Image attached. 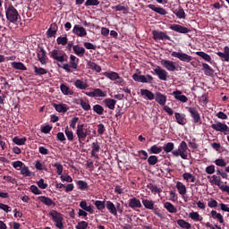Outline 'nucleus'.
<instances>
[{
    "instance_id": "20e7f679",
    "label": "nucleus",
    "mask_w": 229,
    "mask_h": 229,
    "mask_svg": "<svg viewBox=\"0 0 229 229\" xmlns=\"http://www.w3.org/2000/svg\"><path fill=\"white\" fill-rule=\"evenodd\" d=\"M91 131L89 129H85V124H78L76 130V135L78 137L79 142L87 139L88 135H90Z\"/></svg>"
},
{
    "instance_id": "9b49d317",
    "label": "nucleus",
    "mask_w": 229,
    "mask_h": 229,
    "mask_svg": "<svg viewBox=\"0 0 229 229\" xmlns=\"http://www.w3.org/2000/svg\"><path fill=\"white\" fill-rule=\"evenodd\" d=\"M154 74H157L162 81H167V71L162 69L160 66H157V68L154 69Z\"/></svg>"
},
{
    "instance_id": "bb28decb",
    "label": "nucleus",
    "mask_w": 229,
    "mask_h": 229,
    "mask_svg": "<svg viewBox=\"0 0 229 229\" xmlns=\"http://www.w3.org/2000/svg\"><path fill=\"white\" fill-rule=\"evenodd\" d=\"M176 189H177L179 194H181V196H185L187 194V187H185V184H183V182H177Z\"/></svg>"
},
{
    "instance_id": "e433bc0d",
    "label": "nucleus",
    "mask_w": 229,
    "mask_h": 229,
    "mask_svg": "<svg viewBox=\"0 0 229 229\" xmlns=\"http://www.w3.org/2000/svg\"><path fill=\"white\" fill-rule=\"evenodd\" d=\"M210 214H211V217L213 219H217V221H219L221 224L225 223V219L223 218V215H221L220 213H217V211L212 210Z\"/></svg>"
},
{
    "instance_id": "79ce46f5",
    "label": "nucleus",
    "mask_w": 229,
    "mask_h": 229,
    "mask_svg": "<svg viewBox=\"0 0 229 229\" xmlns=\"http://www.w3.org/2000/svg\"><path fill=\"white\" fill-rule=\"evenodd\" d=\"M174 13L176 15V17H178V19H185V11L182 7L175 9Z\"/></svg>"
},
{
    "instance_id": "9d476101",
    "label": "nucleus",
    "mask_w": 229,
    "mask_h": 229,
    "mask_svg": "<svg viewBox=\"0 0 229 229\" xmlns=\"http://www.w3.org/2000/svg\"><path fill=\"white\" fill-rule=\"evenodd\" d=\"M152 35L154 40H171V37L167 36L165 32L153 30Z\"/></svg>"
},
{
    "instance_id": "5fc2aeb1",
    "label": "nucleus",
    "mask_w": 229,
    "mask_h": 229,
    "mask_svg": "<svg viewBox=\"0 0 229 229\" xmlns=\"http://www.w3.org/2000/svg\"><path fill=\"white\" fill-rule=\"evenodd\" d=\"M64 133L70 142L74 140V132H72V131H69V127L65 128Z\"/></svg>"
},
{
    "instance_id": "b1692460",
    "label": "nucleus",
    "mask_w": 229,
    "mask_h": 229,
    "mask_svg": "<svg viewBox=\"0 0 229 229\" xmlns=\"http://www.w3.org/2000/svg\"><path fill=\"white\" fill-rule=\"evenodd\" d=\"M38 59L42 65H46V64H47V57H46V50H44V48H41L38 53Z\"/></svg>"
},
{
    "instance_id": "a18cd8bd",
    "label": "nucleus",
    "mask_w": 229,
    "mask_h": 229,
    "mask_svg": "<svg viewBox=\"0 0 229 229\" xmlns=\"http://www.w3.org/2000/svg\"><path fill=\"white\" fill-rule=\"evenodd\" d=\"M163 149H164L165 153H171V152L173 153V151H174V150H173V149H174V143L168 142V143L165 144L163 147Z\"/></svg>"
},
{
    "instance_id": "423d86ee",
    "label": "nucleus",
    "mask_w": 229,
    "mask_h": 229,
    "mask_svg": "<svg viewBox=\"0 0 229 229\" xmlns=\"http://www.w3.org/2000/svg\"><path fill=\"white\" fill-rule=\"evenodd\" d=\"M132 80L134 81H138L139 83H153V76L148 74L145 75H140L139 73H134L132 75Z\"/></svg>"
},
{
    "instance_id": "1a4fd4ad",
    "label": "nucleus",
    "mask_w": 229,
    "mask_h": 229,
    "mask_svg": "<svg viewBox=\"0 0 229 229\" xmlns=\"http://www.w3.org/2000/svg\"><path fill=\"white\" fill-rule=\"evenodd\" d=\"M211 128L212 130L220 131L221 133H226V131H228V125L222 123L221 122H216L215 123L211 124Z\"/></svg>"
},
{
    "instance_id": "4be33fe9",
    "label": "nucleus",
    "mask_w": 229,
    "mask_h": 229,
    "mask_svg": "<svg viewBox=\"0 0 229 229\" xmlns=\"http://www.w3.org/2000/svg\"><path fill=\"white\" fill-rule=\"evenodd\" d=\"M216 55L217 56L222 58L223 62H228L229 61V47H225L224 53L217 52Z\"/></svg>"
},
{
    "instance_id": "aec40b11",
    "label": "nucleus",
    "mask_w": 229,
    "mask_h": 229,
    "mask_svg": "<svg viewBox=\"0 0 229 229\" xmlns=\"http://www.w3.org/2000/svg\"><path fill=\"white\" fill-rule=\"evenodd\" d=\"M156 101L158 103V105H161V106H165L167 101V97L160 92H157L156 94Z\"/></svg>"
},
{
    "instance_id": "39448f33",
    "label": "nucleus",
    "mask_w": 229,
    "mask_h": 229,
    "mask_svg": "<svg viewBox=\"0 0 229 229\" xmlns=\"http://www.w3.org/2000/svg\"><path fill=\"white\" fill-rule=\"evenodd\" d=\"M50 58H53V60H55L56 62H60L61 64H64L67 60V54L65 52L55 49L52 50L49 53Z\"/></svg>"
},
{
    "instance_id": "7ed1b4c3",
    "label": "nucleus",
    "mask_w": 229,
    "mask_h": 229,
    "mask_svg": "<svg viewBox=\"0 0 229 229\" xmlns=\"http://www.w3.org/2000/svg\"><path fill=\"white\" fill-rule=\"evenodd\" d=\"M49 216L52 217L54 223H55L56 228H64V216H62V213H59L56 210H51Z\"/></svg>"
},
{
    "instance_id": "dca6fc26",
    "label": "nucleus",
    "mask_w": 229,
    "mask_h": 229,
    "mask_svg": "<svg viewBox=\"0 0 229 229\" xmlns=\"http://www.w3.org/2000/svg\"><path fill=\"white\" fill-rule=\"evenodd\" d=\"M173 96L174 97V99L181 101V103H187V101H189L187 96L182 95V91L180 90L174 91Z\"/></svg>"
},
{
    "instance_id": "3c124183",
    "label": "nucleus",
    "mask_w": 229,
    "mask_h": 229,
    "mask_svg": "<svg viewBox=\"0 0 229 229\" xmlns=\"http://www.w3.org/2000/svg\"><path fill=\"white\" fill-rule=\"evenodd\" d=\"M34 72L37 76H42L44 74H47V70L44 69V68H41V67H37V66H34Z\"/></svg>"
},
{
    "instance_id": "7c9ffc66",
    "label": "nucleus",
    "mask_w": 229,
    "mask_h": 229,
    "mask_svg": "<svg viewBox=\"0 0 229 229\" xmlns=\"http://www.w3.org/2000/svg\"><path fill=\"white\" fill-rule=\"evenodd\" d=\"M164 207L170 214H176V212H178L176 207H174L171 202H165Z\"/></svg>"
},
{
    "instance_id": "cd10ccee",
    "label": "nucleus",
    "mask_w": 229,
    "mask_h": 229,
    "mask_svg": "<svg viewBox=\"0 0 229 229\" xmlns=\"http://www.w3.org/2000/svg\"><path fill=\"white\" fill-rule=\"evenodd\" d=\"M106 207L107 210H109L110 214H112L113 216H117V208H115L114 202L110 200L106 201Z\"/></svg>"
},
{
    "instance_id": "603ef678",
    "label": "nucleus",
    "mask_w": 229,
    "mask_h": 229,
    "mask_svg": "<svg viewBox=\"0 0 229 229\" xmlns=\"http://www.w3.org/2000/svg\"><path fill=\"white\" fill-rule=\"evenodd\" d=\"M189 217L192 219V221H203V217H201L198 212L190 213Z\"/></svg>"
},
{
    "instance_id": "5701e85b",
    "label": "nucleus",
    "mask_w": 229,
    "mask_h": 229,
    "mask_svg": "<svg viewBox=\"0 0 229 229\" xmlns=\"http://www.w3.org/2000/svg\"><path fill=\"white\" fill-rule=\"evenodd\" d=\"M129 207L131 208H142V204L140 203V201L139 200V199L137 198H132L129 200Z\"/></svg>"
},
{
    "instance_id": "2f4dec72",
    "label": "nucleus",
    "mask_w": 229,
    "mask_h": 229,
    "mask_svg": "<svg viewBox=\"0 0 229 229\" xmlns=\"http://www.w3.org/2000/svg\"><path fill=\"white\" fill-rule=\"evenodd\" d=\"M54 108H55L56 112L65 114L68 108L65 104H53Z\"/></svg>"
},
{
    "instance_id": "de8ad7c7",
    "label": "nucleus",
    "mask_w": 229,
    "mask_h": 229,
    "mask_svg": "<svg viewBox=\"0 0 229 229\" xmlns=\"http://www.w3.org/2000/svg\"><path fill=\"white\" fill-rule=\"evenodd\" d=\"M26 140H28V139L26 138L14 137L13 139V142H14V144H17V146H24L26 144Z\"/></svg>"
},
{
    "instance_id": "09e8293b",
    "label": "nucleus",
    "mask_w": 229,
    "mask_h": 229,
    "mask_svg": "<svg viewBox=\"0 0 229 229\" xmlns=\"http://www.w3.org/2000/svg\"><path fill=\"white\" fill-rule=\"evenodd\" d=\"M105 77L108 78L112 81H115V80H117V78H119V73H117L115 72H106Z\"/></svg>"
},
{
    "instance_id": "69168bd1",
    "label": "nucleus",
    "mask_w": 229,
    "mask_h": 229,
    "mask_svg": "<svg viewBox=\"0 0 229 229\" xmlns=\"http://www.w3.org/2000/svg\"><path fill=\"white\" fill-rule=\"evenodd\" d=\"M89 66L90 67V69H93L97 72H101V66L98 65L96 63L89 62Z\"/></svg>"
},
{
    "instance_id": "8fccbe9b",
    "label": "nucleus",
    "mask_w": 229,
    "mask_h": 229,
    "mask_svg": "<svg viewBox=\"0 0 229 229\" xmlns=\"http://www.w3.org/2000/svg\"><path fill=\"white\" fill-rule=\"evenodd\" d=\"M196 55L200 56V58H203L205 62H212V57H210V55L205 52H196Z\"/></svg>"
},
{
    "instance_id": "338daca9",
    "label": "nucleus",
    "mask_w": 229,
    "mask_h": 229,
    "mask_svg": "<svg viewBox=\"0 0 229 229\" xmlns=\"http://www.w3.org/2000/svg\"><path fill=\"white\" fill-rule=\"evenodd\" d=\"M89 228V223L86 221H81L76 225V229H88Z\"/></svg>"
},
{
    "instance_id": "774afa93",
    "label": "nucleus",
    "mask_w": 229,
    "mask_h": 229,
    "mask_svg": "<svg viewBox=\"0 0 229 229\" xmlns=\"http://www.w3.org/2000/svg\"><path fill=\"white\" fill-rule=\"evenodd\" d=\"M216 165H218V167H226V161L223 158H218L215 161Z\"/></svg>"
},
{
    "instance_id": "0e129e2a",
    "label": "nucleus",
    "mask_w": 229,
    "mask_h": 229,
    "mask_svg": "<svg viewBox=\"0 0 229 229\" xmlns=\"http://www.w3.org/2000/svg\"><path fill=\"white\" fill-rule=\"evenodd\" d=\"M21 174L23 176H31V172H30V168H28V166H21Z\"/></svg>"
},
{
    "instance_id": "f03ea898",
    "label": "nucleus",
    "mask_w": 229,
    "mask_h": 229,
    "mask_svg": "<svg viewBox=\"0 0 229 229\" xmlns=\"http://www.w3.org/2000/svg\"><path fill=\"white\" fill-rule=\"evenodd\" d=\"M189 147L187 146V142L182 141L179 145L178 149L172 151V155L174 157H181L182 160H187Z\"/></svg>"
},
{
    "instance_id": "e2e57ef3",
    "label": "nucleus",
    "mask_w": 229,
    "mask_h": 229,
    "mask_svg": "<svg viewBox=\"0 0 229 229\" xmlns=\"http://www.w3.org/2000/svg\"><path fill=\"white\" fill-rule=\"evenodd\" d=\"M53 167L56 168V173L60 176L62 175V173H64V166L60 163H55L53 165Z\"/></svg>"
},
{
    "instance_id": "ddd939ff",
    "label": "nucleus",
    "mask_w": 229,
    "mask_h": 229,
    "mask_svg": "<svg viewBox=\"0 0 229 229\" xmlns=\"http://www.w3.org/2000/svg\"><path fill=\"white\" fill-rule=\"evenodd\" d=\"M161 65L163 67L172 72H174L176 71V63L170 61V60H162L161 61Z\"/></svg>"
},
{
    "instance_id": "a211bd4d",
    "label": "nucleus",
    "mask_w": 229,
    "mask_h": 229,
    "mask_svg": "<svg viewBox=\"0 0 229 229\" xmlns=\"http://www.w3.org/2000/svg\"><path fill=\"white\" fill-rule=\"evenodd\" d=\"M73 85L74 87H76V89H79L80 90H86V89H89V83L80 79L76 80Z\"/></svg>"
},
{
    "instance_id": "412c9836",
    "label": "nucleus",
    "mask_w": 229,
    "mask_h": 229,
    "mask_svg": "<svg viewBox=\"0 0 229 229\" xmlns=\"http://www.w3.org/2000/svg\"><path fill=\"white\" fill-rule=\"evenodd\" d=\"M105 106L109 108V110H115V105H117V100L113 98H106L103 100Z\"/></svg>"
},
{
    "instance_id": "a19ab883",
    "label": "nucleus",
    "mask_w": 229,
    "mask_h": 229,
    "mask_svg": "<svg viewBox=\"0 0 229 229\" xmlns=\"http://www.w3.org/2000/svg\"><path fill=\"white\" fill-rule=\"evenodd\" d=\"M175 119H176V123H178V124H181L182 126H183L185 124V114H182L180 113H175Z\"/></svg>"
},
{
    "instance_id": "6e6552de",
    "label": "nucleus",
    "mask_w": 229,
    "mask_h": 229,
    "mask_svg": "<svg viewBox=\"0 0 229 229\" xmlns=\"http://www.w3.org/2000/svg\"><path fill=\"white\" fill-rule=\"evenodd\" d=\"M188 111L193 119V123L195 124H201V115H199V112L196 110V107H188Z\"/></svg>"
},
{
    "instance_id": "6e6d98bb",
    "label": "nucleus",
    "mask_w": 229,
    "mask_h": 229,
    "mask_svg": "<svg viewBox=\"0 0 229 229\" xmlns=\"http://www.w3.org/2000/svg\"><path fill=\"white\" fill-rule=\"evenodd\" d=\"M182 178L183 180H186V182H189V180H191V183H194V182H196V177L189 173H184L182 174Z\"/></svg>"
},
{
    "instance_id": "f257e3e1",
    "label": "nucleus",
    "mask_w": 229,
    "mask_h": 229,
    "mask_svg": "<svg viewBox=\"0 0 229 229\" xmlns=\"http://www.w3.org/2000/svg\"><path fill=\"white\" fill-rule=\"evenodd\" d=\"M5 17L8 22H12V24H17V21L21 19L19 11H17L13 4H9L5 7Z\"/></svg>"
},
{
    "instance_id": "680f3d73",
    "label": "nucleus",
    "mask_w": 229,
    "mask_h": 229,
    "mask_svg": "<svg viewBox=\"0 0 229 229\" xmlns=\"http://www.w3.org/2000/svg\"><path fill=\"white\" fill-rule=\"evenodd\" d=\"M148 162L149 165H156V164L158 163V157H157V156H150L148 158Z\"/></svg>"
},
{
    "instance_id": "bf43d9fd",
    "label": "nucleus",
    "mask_w": 229,
    "mask_h": 229,
    "mask_svg": "<svg viewBox=\"0 0 229 229\" xmlns=\"http://www.w3.org/2000/svg\"><path fill=\"white\" fill-rule=\"evenodd\" d=\"M80 105L81 108H83L86 112H89V110H90V104H89V101L80 99Z\"/></svg>"
},
{
    "instance_id": "473e14b6",
    "label": "nucleus",
    "mask_w": 229,
    "mask_h": 229,
    "mask_svg": "<svg viewBox=\"0 0 229 229\" xmlns=\"http://www.w3.org/2000/svg\"><path fill=\"white\" fill-rule=\"evenodd\" d=\"M81 208L82 210H85L86 212H89V214H94V209L92 208V206H87V201L82 200L80 203Z\"/></svg>"
},
{
    "instance_id": "c756f323",
    "label": "nucleus",
    "mask_w": 229,
    "mask_h": 229,
    "mask_svg": "<svg viewBox=\"0 0 229 229\" xmlns=\"http://www.w3.org/2000/svg\"><path fill=\"white\" fill-rule=\"evenodd\" d=\"M140 95L149 99V101H153L155 99V94L149 91V89H140Z\"/></svg>"
},
{
    "instance_id": "c9c22d12",
    "label": "nucleus",
    "mask_w": 229,
    "mask_h": 229,
    "mask_svg": "<svg viewBox=\"0 0 229 229\" xmlns=\"http://www.w3.org/2000/svg\"><path fill=\"white\" fill-rule=\"evenodd\" d=\"M72 49L73 53H75L77 56H83L85 55V49L83 48V47L73 46Z\"/></svg>"
},
{
    "instance_id": "c03bdc74",
    "label": "nucleus",
    "mask_w": 229,
    "mask_h": 229,
    "mask_svg": "<svg viewBox=\"0 0 229 229\" xmlns=\"http://www.w3.org/2000/svg\"><path fill=\"white\" fill-rule=\"evenodd\" d=\"M93 112H95V114H98V115H103L105 108L103 107V106L97 104L93 106Z\"/></svg>"
},
{
    "instance_id": "ea45409f",
    "label": "nucleus",
    "mask_w": 229,
    "mask_h": 229,
    "mask_svg": "<svg viewBox=\"0 0 229 229\" xmlns=\"http://www.w3.org/2000/svg\"><path fill=\"white\" fill-rule=\"evenodd\" d=\"M202 67L204 69V74H206V76H212V74H214V70L212 69V67H210V65L204 63L202 64Z\"/></svg>"
},
{
    "instance_id": "13d9d810",
    "label": "nucleus",
    "mask_w": 229,
    "mask_h": 229,
    "mask_svg": "<svg viewBox=\"0 0 229 229\" xmlns=\"http://www.w3.org/2000/svg\"><path fill=\"white\" fill-rule=\"evenodd\" d=\"M212 180H210V183L212 185H217V187H221V177H217V175H213Z\"/></svg>"
},
{
    "instance_id": "58836bf2",
    "label": "nucleus",
    "mask_w": 229,
    "mask_h": 229,
    "mask_svg": "<svg viewBox=\"0 0 229 229\" xmlns=\"http://www.w3.org/2000/svg\"><path fill=\"white\" fill-rule=\"evenodd\" d=\"M177 225H178V226H180L181 228H183V229H191L192 227V225L191 224H189V222H187L183 219L177 220Z\"/></svg>"
},
{
    "instance_id": "4468645a",
    "label": "nucleus",
    "mask_w": 229,
    "mask_h": 229,
    "mask_svg": "<svg viewBox=\"0 0 229 229\" xmlns=\"http://www.w3.org/2000/svg\"><path fill=\"white\" fill-rule=\"evenodd\" d=\"M72 33L77 37H87V30L80 25H74Z\"/></svg>"
},
{
    "instance_id": "4d7b16f0",
    "label": "nucleus",
    "mask_w": 229,
    "mask_h": 229,
    "mask_svg": "<svg viewBox=\"0 0 229 229\" xmlns=\"http://www.w3.org/2000/svg\"><path fill=\"white\" fill-rule=\"evenodd\" d=\"M56 42L58 46H67V42H69V39L67 38V37H58Z\"/></svg>"
},
{
    "instance_id": "f8f14e48",
    "label": "nucleus",
    "mask_w": 229,
    "mask_h": 229,
    "mask_svg": "<svg viewBox=\"0 0 229 229\" xmlns=\"http://www.w3.org/2000/svg\"><path fill=\"white\" fill-rule=\"evenodd\" d=\"M85 94L89 98H106V91H103L101 89H95L94 91L85 92Z\"/></svg>"
},
{
    "instance_id": "a878e982",
    "label": "nucleus",
    "mask_w": 229,
    "mask_h": 229,
    "mask_svg": "<svg viewBox=\"0 0 229 229\" xmlns=\"http://www.w3.org/2000/svg\"><path fill=\"white\" fill-rule=\"evenodd\" d=\"M91 148V157H94L95 158H99V157L97 155V153H99V149H101V146H99V143L98 141L93 142Z\"/></svg>"
},
{
    "instance_id": "0eeeda50",
    "label": "nucleus",
    "mask_w": 229,
    "mask_h": 229,
    "mask_svg": "<svg viewBox=\"0 0 229 229\" xmlns=\"http://www.w3.org/2000/svg\"><path fill=\"white\" fill-rule=\"evenodd\" d=\"M171 56H174V58H178L181 60V62H186L187 64L192 61V56L182 52H173L171 54Z\"/></svg>"
},
{
    "instance_id": "2eb2a0df",
    "label": "nucleus",
    "mask_w": 229,
    "mask_h": 229,
    "mask_svg": "<svg viewBox=\"0 0 229 229\" xmlns=\"http://www.w3.org/2000/svg\"><path fill=\"white\" fill-rule=\"evenodd\" d=\"M170 30H173V31H176L177 33H182V34H187L191 30L188 28L179 25V24H174L170 26Z\"/></svg>"
},
{
    "instance_id": "393cba45",
    "label": "nucleus",
    "mask_w": 229,
    "mask_h": 229,
    "mask_svg": "<svg viewBox=\"0 0 229 229\" xmlns=\"http://www.w3.org/2000/svg\"><path fill=\"white\" fill-rule=\"evenodd\" d=\"M148 8L159 15H167V11L162 7H157L155 4H148Z\"/></svg>"
},
{
    "instance_id": "c85d7f7f",
    "label": "nucleus",
    "mask_w": 229,
    "mask_h": 229,
    "mask_svg": "<svg viewBox=\"0 0 229 229\" xmlns=\"http://www.w3.org/2000/svg\"><path fill=\"white\" fill-rule=\"evenodd\" d=\"M56 31H58V26L56 23H52L47 30V37L51 38L56 35Z\"/></svg>"
},
{
    "instance_id": "72a5a7b5",
    "label": "nucleus",
    "mask_w": 229,
    "mask_h": 229,
    "mask_svg": "<svg viewBox=\"0 0 229 229\" xmlns=\"http://www.w3.org/2000/svg\"><path fill=\"white\" fill-rule=\"evenodd\" d=\"M60 89H61V92L64 94V96H72L73 94L72 90H71V88L65 84H61Z\"/></svg>"
},
{
    "instance_id": "864d4df0",
    "label": "nucleus",
    "mask_w": 229,
    "mask_h": 229,
    "mask_svg": "<svg viewBox=\"0 0 229 229\" xmlns=\"http://www.w3.org/2000/svg\"><path fill=\"white\" fill-rule=\"evenodd\" d=\"M76 60H78V58H76L75 55H72L70 56V67H72V69H78V63H76Z\"/></svg>"
},
{
    "instance_id": "6ab92c4d",
    "label": "nucleus",
    "mask_w": 229,
    "mask_h": 229,
    "mask_svg": "<svg viewBox=\"0 0 229 229\" xmlns=\"http://www.w3.org/2000/svg\"><path fill=\"white\" fill-rule=\"evenodd\" d=\"M38 199L44 205H47V207H55V205H56V203H55L49 197L40 196L38 198Z\"/></svg>"
},
{
    "instance_id": "f3484780",
    "label": "nucleus",
    "mask_w": 229,
    "mask_h": 229,
    "mask_svg": "<svg viewBox=\"0 0 229 229\" xmlns=\"http://www.w3.org/2000/svg\"><path fill=\"white\" fill-rule=\"evenodd\" d=\"M173 96L174 97V99L181 101V103H187V101H189L187 96L182 95V91L180 90L174 91Z\"/></svg>"
},
{
    "instance_id": "49530a36",
    "label": "nucleus",
    "mask_w": 229,
    "mask_h": 229,
    "mask_svg": "<svg viewBox=\"0 0 229 229\" xmlns=\"http://www.w3.org/2000/svg\"><path fill=\"white\" fill-rule=\"evenodd\" d=\"M12 67H13V69H17L18 71H27L26 66L22 63L13 62Z\"/></svg>"
},
{
    "instance_id": "37998d69",
    "label": "nucleus",
    "mask_w": 229,
    "mask_h": 229,
    "mask_svg": "<svg viewBox=\"0 0 229 229\" xmlns=\"http://www.w3.org/2000/svg\"><path fill=\"white\" fill-rule=\"evenodd\" d=\"M148 153L158 155L162 153V147H158L157 145H153L150 148L148 149Z\"/></svg>"
},
{
    "instance_id": "4c0bfd02",
    "label": "nucleus",
    "mask_w": 229,
    "mask_h": 229,
    "mask_svg": "<svg viewBox=\"0 0 229 229\" xmlns=\"http://www.w3.org/2000/svg\"><path fill=\"white\" fill-rule=\"evenodd\" d=\"M147 187L152 192V194H160V192H162V189L157 187V185L153 183L148 184Z\"/></svg>"
},
{
    "instance_id": "052dcab7",
    "label": "nucleus",
    "mask_w": 229,
    "mask_h": 229,
    "mask_svg": "<svg viewBox=\"0 0 229 229\" xmlns=\"http://www.w3.org/2000/svg\"><path fill=\"white\" fill-rule=\"evenodd\" d=\"M94 205L97 207L98 210H105V208L106 207V205H105V201L101 200H96Z\"/></svg>"
},
{
    "instance_id": "f704fd0d",
    "label": "nucleus",
    "mask_w": 229,
    "mask_h": 229,
    "mask_svg": "<svg viewBox=\"0 0 229 229\" xmlns=\"http://www.w3.org/2000/svg\"><path fill=\"white\" fill-rule=\"evenodd\" d=\"M142 203H143V207H145V208H148V210L155 209V202L153 200L143 199Z\"/></svg>"
}]
</instances>
